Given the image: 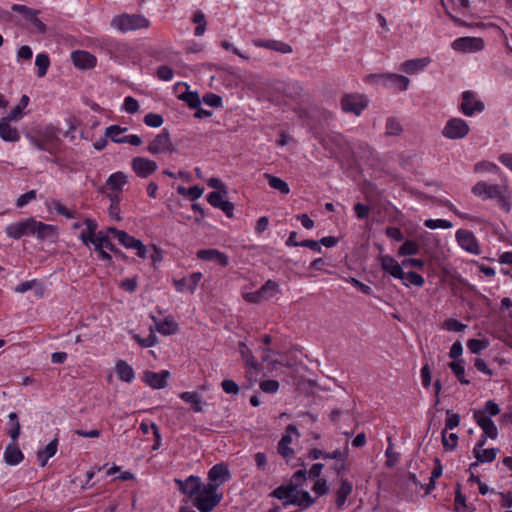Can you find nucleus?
Masks as SVG:
<instances>
[{
    "label": "nucleus",
    "mask_w": 512,
    "mask_h": 512,
    "mask_svg": "<svg viewBox=\"0 0 512 512\" xmlns=\"http://www.w3.org/2000/svg\"><path fill=\"white\" fill-rule=\"evenodd\" d=\"M305 479L306 472L299 470L294 473L291 484L276 488L272 495L282 500L284 505L292 504L298 506L301 510H305L315 503V499L311 497L309 492L298 487V484Z\"/></svg>",
    "instance_id": "obj_1"
},
{
    "label": "nucleus",
    "mask_w": 512,
    "mask_h": 512,
    "mask_svg": "<svg viewBox=\"0 0 512 512\" xmlns=\"http://www.w3.org/2000/svg\"><path fill=\"white\" fill-rule=\"evenodd\" d=\"M5 232L9 238L15 240L30 236H35L37 239L43 240L54 236L56 228L53 225L46 224L30 217L7 225Z\"/></svg>",
    "instance_id": "obj_2"
},
{
    "label": "nucleus",
    "mask_w": 512,
    "mask_h": 512,
    "mask_svg": "<svg viewBox=\"0 0 512 512\" xmlns=\"http://www.w3.org/2000/svg\"><path fill=\"white\" fill-rule=\"evenodd\" d=\"M100 47L111 59L119 64H124L134 58V49L123 41L108 37L102 38Z\"/></svg>",
    "instance_id": "obj_3"
},
{
    "label": "nucleus",
    "mask_w": 512,
    "mask_h": 512,
    "mask_svg": "<svg viewBox=\"0 0 512 512\" xmlns=\"http://www.w3.org/2000/svg\"><path fill=\"white\" fill-rule=\"evenodd\" d=\"M223 498V493L216 487L206 483L193 499V506L200 512H211L217 507Z\"/></svg>",
    "instance_id": "obj_4"
},
{
    "label": "nucleus",
    "mask_w": 512,
    "mask_h": 512,
    "mask_svg": "<svg viewBox=\"0 0 512 512\" xmlns=\"http://www.w3.org/2000/svg\"><path fill=\"white\" fill-rule=\"evenodd\" d=\"M111 27L119 32L127 33L150 27V21L140 14L123 13L113 17Z\"/></svg>",
    "instance_id": "obj_5"
},
{
    "label": "nucleus",
    "mask_w": 512,
    "mask_h": 512,
    "mask_svg": "<svg viewBox=\"0 0 512 512\" xmlns=\"http://www.w3.org/2000/svg\"><path fill=\"white\" fill-rule=\"evenodd\" d=\"M84 225L87 226L90 233L89 234H80V239L83 242V244H85L86 246H88L89 244H92L94 246L95 250H100V249L113 250L114 249V245L109 240V237L107 234H105L103 232L96 233L98 225L95 220L87 218L84 221Z\"/></svg>",
    "instance_id": "obj_6"
},
{
    "label": "nucleus",
    "mask_w": 512,
    "mask_h": 512,
    "mask_svg": "<svg viewBox=\"0 0 512 512\" xmlns=\"http://www.w3.org/2000/svg\"><path fill=\"white\" fill-rule=\"evenodd\" d=\"M300 437V433L295 425L290 424L287 426L285 434L281 437L278 445L277 452L281 455L286 462H289L295 457L294 449L292 448V444L295 441H298Z\"/></svg>",
    "instance_id": "obj_7"
},
{
    "label": "nucleus",
    "mask_w": 512,
    "mask_h": 512,
    "mask_svg": "<svg viewBox=\"0 0 512 512\" xmlns=\"http://www.w3.org/2000/svg\"><path fill=\"white\" fill-rule=\"evenodd\" d=\"M470 132L468 123L459 117L449 119L442 129V135L450 140L465 138Z\"/></svg>",
    "instance_id": "obj_8"
},
{
    "label": "nucleus",
    "mask_w": 512,
    "mask_h": 512,
    "mask_svg": "<svg viewBox=\"0 0 512 512\" xmlns=\"http://www.w3.org/2000/svg\"><path fill=\"white\" fill-rule=\"evenodd\" d=\"M485 109V104L478 98V95L473 91H464L461 95V104L459 107L460 112L471 117L476 113H481Z\"/></svg>",
    "instance_id": "obj_9"
},
{
    "label": "nucleus",
    "mask_w": 512,
    "mask_h": 512,
    "mask_svg": "<svg viewBox=\"0 0 512 512\" xmlns=\"http://www.w3.org/2000/svg\"><path fill=\"white\" fill-rule=\"evenodd\" d=\"M147 151L152 155L170 154L175 151L169 132L164 129L148 144Z\"/></svg>",
    "instance_id": "obj_10"
},
{
    "label": "nucleus",
    "mask_w": 512,
    "mask_h": 512,
    "mask_svg": "<svg viewBox=\"0 0 512 512\" xmlns=\"http://www.w3.org/2000/svg\"><path fill=\"white\" fill-rule=\"evenodd\" d=\"M368 99L359 93L345 94L341 99V108L345 113H352L359 116L368 106Z\"/></svg>",
    "instance_id": "obj_11"
},
{
    "label": "nucleus",
    "mask_w": 512,
    "mask_h": 512,
    "mask_svg": "<svg viewBox=\"0 0 512 512\" xmlns=\"http://www.w3.org/2000/svg\"><path fill=\"white\" fill-rule=\"evenodd\" d=\"M484 41L480 37H459L451 43L456 52L475 53L484 49Z\"/></svg>",
    "instance_id": "obj_12"
},
{
    "label": "nucleus",
    "mask_w": 512,
    "mask_h": 512,
    "mask_svg": "<svg viewBox=\"0 0 512 512\" xmlns=\"http://www.w3.org/2000/svg\"><path fill=\"white\" fill-rule=\"evenodd\" d=\"M227 195L228 190L213 191L208 194L207 201L212 207L220 209L222 212L225 213L227 217L232 218L234 215L235 207L233 203L226 199Z\"/></svg>",
    "instance_id": "obj_13"
},
{
    "label": "nucleus",
    "mask_w": 512,
    "mask_h": 512,
    "mask_svg": "<svg viewBox=\"0 0 512 512\" xmlns=\"http://www.w3.org/2000/svg\"><path fill=\"white\" fill-rule=\"evenodd\" d=\"M238 351L244 362L247 377L251 379L255 373H259L262 370V365L255 359L252 350L246 343L239 342Z\"/></svg>",
    "instance_id": "obj_14"
},
{
    "label": "nucleus",
    "mask_w": 512,
    "mask_h": 512,
    "mask_svg": "<svg viewBox=\"0 0 512 512\" xmlns=\"http://www.w3.org/2000/svg\"><path fill=\"white\" fill-rule=\"evenodd\" d=\"M208 484L220 489L227 481L231 479V473L228 466L221 462L213 465L208 471Z\"/></svg>",
    "instance_id": "obj_15"
},
{
    "label": "nucleus",
    "mask_w": 512,
    "mask_h": 512,
    "mask_svg": "<svg viewBox=\"0 0 512 512\" xmlns=\"http://www.w3.org/2000/svg\"><path fill=\"white\" fill-rule=\"evenodd\" d=\"M170 377L171 374L168 370H161L160 372L146 370L142 374V381L150 388L158 390L167 386Z\"/></svg>",
    "instance_id": "obj_16"
},
{
    "label": "nucleus",
    "mask_w": 512,
    "mask_h": 512,
    "mask_svg": "<svg viewBox=\"0 0 512 512\" xmlns=\"http://www.w3.org/2000/svg\"><path fill=\"white\" fill-rule=\"evenodd\" d=\"M456 240L459 246L470 254L479 255L481 253L477 239L471 231L459 229L456 232Z\"/></svg>",
    "instance_id": "obj_17"
},
{
    "label": "nucleus",
    "mask_w": 512,
    "mask_h": 512,
    "mask_svg": "<svg viewBox=\"0 0 512 512\" xmlns=\"http://www.w3.org/2000/svg\"><path fill=\"white\" fill-rule=\"evenodd\" d=\"M132 170L138 177L147 178L153 174L158 166L157 163L146 157H135L131 162Z\"/></svg>",
    "instance_id": "obj_18"
},
{
    "label": "nucleus",
    "mask_w": 512,
    "mask_h": 512,
    "mask_svg": "<svg viewBox=\"0 0 512 512\" xmlns=\"http://www.w3.org/2000/svg\"><path fill=\"white\" fill-rule=\"evenodd\" d=\"M505 186L480 181L473 186L472 193L483 200L495 199L496 196H500V192Z\"/></svg>",
    "instance_id": "obj_19"
},
{
    "label": "nucleus",
    "mask_w": 512,
    "mask_h": 512,
    "mask_svg": "<svg viewBox=\"0 0 512 512\" xmlns=\"http://www.w3.org/2000/svg\"><path fill=\"white\" fill-rule=\"evenodd\" d=\"M178 489L188 497L192 498V500L195 498V495L199 492L201 489V486L203 483L201 482V479L198 476L190 475L185 480L181 479H175L174 480Z\"/></svg>",
    "instance_id": "obj_20"
},
{
    "label": "nucleus",
    "mask_w": 512,
    "mask_h": 512,
    "mask_svg": "<svg viewBox=\"0 0 512 512\" xmlns=\"http://www.w3.org/2000/svg\"><path fill=\"white\" fill-rule=\"evenodd\" d=\"M71 60L75 67L88 70L97 65V58L88 51L76 50L71 53Z\"/></svg>",
    "instance_id": "obj_21"
},
{
    "label": "nucleus",
    "mask_w": 512,
    "mask_h": 512,
    "mask_svg": "<svg viewBox=\"0 0 512 512\" xmlns=\"http://www.w3.org/2000/svg\"><path fill=\"white\" fill-rule=\"evenodd\" d=\"M196 256L200 260L214 262L222 267H226L229 264V257L225 253L214 248L198 250L196 252Z\"/></svg>",
    "instance_id": "obj_22"
},
{
    "label": "nucleus",
    "mask_w": 512,
    "mask_h": 512,
    "mask_svg": "<svg viewBox=\"0 0 512 512\" xmlns=\"http://www.w3.org/2000/svg\"><path fill=\"white\" fill-rule=\"evenodd\" d=\"M431 61L430 57L409 59L400 64L399 70L408 75H415L424 71Z\"/></svg>",
    "instance_id": "obj_23"
},
{
    "label": "nucleus",
    "mask_w": 512,
    "mask_h": 512,
    "mask_svg": "<svg viewBox=\"0 0 512 512\" xmlns=\"http://www.w3.org/2000/svg\"><path fill=\"white\" fill-rule=\"evenodd\" d=\"M201 279H202L201 272H193L192 274H190L187 277H184L179 280H174V286L178 292L193 293L196 290Z\"/></svg>",
    "instance_id": "obj_24"
},
{
    "label": "nucleus",
    "mask_w": 512,
    "mask_h": 512,
    "mask_svg": "<svg viewBox=\"0 0 512 512\" xmlns=\"http://www.w3.org/2000/svg\"><path fill=\"white\" fill-rule=\"evenodd\" d=\"M381 268L395 279L403 278V265L399 264L392 256L382 255L379 258Z\"/></svg>",
    "instance_id": "obj_25"
},
{
    "label": "nucleus",
    "mask_w": 512,
    "mask_h": 512,
    "mask_svg": "<svg viewBox=\"0 0 512 512\" xmlns=\"http://www.w3.org/2000/svg\"><path fill=\"white\" fill-rule=\"evenodd\" d=\"M473 418L485 436L493 440L498 437V429L491 418L485 417L481 413H473Z\"/></svg>",
    "instance_id": "obj_26"
},
{
    "label": "nucleus",
    "mask_w": 512,
    "mask_h": 512,
    "mask_svg": "<svg viewBox=\"0 0 512 512\" xmlns=\"http://www.w3.org/2000/svg\"><path fill=\"white\" fill-rule=\"evenodd\" d=\"M151 318L155 323V331L164 336L173 335L178 331V323L171 316L165 317L162 320L155 316Z\"/></svg>",
    "instance_id": "obj_27"
},
{
    "label": "nucleus",
    "mask_w": 512,
    "mask_h": 512,
    "mask_svg": "<svg viewBox=\"0 0 512 512\" xmlns=\"http://www.w3.org/2000/svg\"><path fill=\"white\" fill-rule=\"evenodd\" d=\"M410 80L408 77L396 73H387L385 88L403 92L409 87Z\"/></svg>",
    "instance_id": "obj_28"
},
{
    "label": "nucleus",
    "mask_w": 512,
    "mask_h": 512,
    "mask_svg": "<svg viewBox=\"0 0 512 512\" xmlns=\"http://www.w3.org/2000/svg\"><path fill=\"white\" fill-rule=\"evenodd\" d=\"M20 137L18 129L11 125V121L2 117L0 119V138L6 142H18Z\"/></svg>",
    "instance_id": "obj_29"
},
{
    "label": "nucleus",
    "mask_w": 512,
    "mask_h": 512,
    "mask_svg": "<svg viewBox=\"0 0 512 512\" xmlns=\"http://www.w3.org/2000/svg\"><path fill=\"white\" fill-rule=\"evenodd\" d=\"M128 182V177L124 172L117 171L112 173L107 181L106 186L109 190L113 191V193L119 194L124 188V186Z\"/></svg>",
    "instance_id": "obj_30"
},
{
    "label": "nucleus",
    "mask_w": 512,
    "mask_h": 512,
    "mask_svg": "<svg viewBox=\"0 0 512 512\" xmlns=\"http://www.w3.org/2000/svg\"><path fill=\"white\" fill-rule=\"evenodd\" d=\"M30 98L27 95H22L19 103L11 109V111L4 116L3 118L11 121V122H18L27 114L25 112V109L29 105Z\"/></svg>",
    "instance_id": "obj_31"
},
{
    "label": "nucleus",
    "mask_w": 512,
    "mask_h": 512,
    "mask_svg": "<svg viewBox=\"0 0 512 512\" xmlns=\"http://www.w3.org/2000/svg\"><path fill=\"white\" fill-rule=\"evenodd\" d=\"M4 460L9 465H18L21 463L24 459V455L20 448L18 447L17 443L12 440V443L7 445L5 451H4Z\"/></svg>",
    "instance_id": "obj_32"
},
{
    "label": "nucleus",
    "mask_w": 512,
    "mask_h": 512,
    "mask_svg": "<svg viewBox=\"0 0 512 512\" xmlns=\"http://www.w3.org/2000/svg\"><path fill=\"white\" fill-rule=\"evenodd\" d=\"M353 490V485L348 479H342L336 491L335 503L338 509H342L346 503L348 496Z\"/></svg>",
    "instance_id": "obj_33"
},
{
    "label": "nucleus",
    "mask_w": 512,
    "mask_h": 512,
    "mask_svg": "<svg viewBox=\"0 0 512 512\" xmlns=\"http://www.w3.org/2000/svg\"><path fill=\"white\" fill-rule=\"evenodd\" d=\"M108 233L117 238L118 242L126 249H133L139 241V239L129 235L126 231L119 230L115 227H109Z\"/></svg>",
    "instance_id": "obj_34"
},
{
    "label": "nucleus",
    "mask_w": 512,
    "mask_h": 512,
    "mask_svg": "<svg viewBox=\"0 0 512 512\" xmlns=\"http://www.w3.org/2000/svg\"><path fill=\"white\" fill-rule=\"evenodd\" d=\"M115 372L120 381L131 383L135 378V373L131 365L124 360H118L115 364Z\"/></svg>",
    "instance_id": "obj_35"
},
{
    "label": "nucleus",
    "mask_w": 512,
    "mask_h": 512,
    "mask_svg": "<svg viewBox=\"0 0 512 512\" xmlns=\"http://www.w3.org/2000/svg\"><path fill=\"white\" fill-rule=\"evenodd\" d=\"M348 451L347 446L345 447L344 451H340L339 449L334 450L333 452H325L324 459H334L337 460L338 463H336L334 469L337 472L338 475L342 474L345 471V463L347 459Z\"/></svg>",
    "instance_id": "obj_36"
},
{
    "label": "nucleus",
    "mask_w": 512,
    "mask_h": 512,
    "mask_svg": "<svg viewBox=\"0 0 512 512\" xmlns=\"http://www.w3.org/2000/svg\"><path fill=\"white\" fill-rule=\"evenodd\" d=\"M179 397L186 403L190 404L191 409L195 413L203 411V401L197 392L185 391L179 394Z\"/></svg>",
    "instance_id": "obj_37"
},
{
    "label": "nucleus",
    "mask_w": 512,
    "mask_h": 512,
    "mask_svg": "<svg viewBox=\"0 0 512 512\" xmlns=\"http://www.w3.org/2000/svg\"><path fill=\"white\" fill-rule=\"evenodd\" d=\"M58 440L57 438L49 442L46 447L37 453L38 462L41 467H44L48 460L57 453Z\"/></svg>",
    "instance_id": "obj_38"
},
{
    "label": "nucleus",
    "mask_w": 512,
    "mask_h": 512,
    "mask_svg": "<svg viewBox=\"0 0 512 512\" xmlns=\"http://www.w3.org/2000/svg\"><path fill=\"white\" fill-rule=\"evenodd\" d=\"M449 368L461 384L469 385L471 383V381L465 377V367L462 359L450 362Z\"/></svg>",
    "instance_id": "obj_39"
},
{
    "label": "nucleus",
    "mask_w": 512,
    "mask_h": 512,
    "mask_svg": "<svg viewBox=\"0 0 512 512\" xmlns=\"http://www.w3.org/2000/svg\"><path fill=\"white\" fill-rule=\"evenodd\" d=\"M108 198L110 200V206L108 208V214L111 219L120 221L121 209H120V196L117 193H109Z\"/></svg>",
    "instance_id": "obj_40"
},
{
    "label": "nucleus",
    "mask_w": 512,
    "mask_h": 512,
    "mask_svg": "<svg viewBox=\"0 0 512 512\" xmlns=\"http://www.w3.org/2000/svg\"><path fill=\"white\" fill-rule=\"evenodd\" d=\"M8 419L9 421L7 424V433L12 438V440L16 442L20 436L21 431L18 415L15 412H11L8 415Z\"/></svg>",
    "instance_id": "obj_41"
},
{
    "label": "nucleus",
    "mask_w": 512,
    "mask_h": 512,
    "mask_svg": "<svg viewBox=\"0 0 512 512\" xmlns=\"http://www.w3.org/2000/svg\"><path fill=\"white\" fill-rule=\"evenodd\" d=\"M420 251V245L417 241L407 239L398 249L399 256H413L418 254Z\"/></svg>",
    "instance_id": "obj_42"
},
{
    "label": "nucleus",
    "mask_w": 512,
    "mask_h": 512,
    "mask_svg": "<svg viewBox=\"0 0 512 512\" xmlns=\"http://www.w3.org/2000/svg\"><path fill=\"white\" fill-rule=\"evenodd\" d=\"M402 284L404 286H416V287H422L425 283V280L423 276L420 274L410 271V272H403V278H400Z\"/></svg>",
    "instance_id": "obj_43"
},
{
    "label": "nucleus",
    "mask_w": 512,
    "mask_h": 512,
    "mask_svg": "<svg viewBox=\"0 0 512 512\" xmlns=\"http://www.w3.org/2000/svg\"><path fill=\"white\" fill-rule=\"evenodd\" d=\"M127 131L126 127L111 125L105 130V137L110 138L114 143L122 144L123 134Z\"/></svg>",
    "instance_id": "obj_44"
},
{
    "label": "nucleus",
    "mask_w": 512,
    "mask_h": 512,
    "mask_svg": "<svg viewBox=\"0 0 512 512\" xmlns=\"http://www.w3.org/2000/svg\"><path fill=\"white\" fill-rule=\"evenodd\" d=\"M35 65L37 67V76L42 78L46 75L50 66V59L46 53H39L35 58Z\"/></svg>",
    "instance_id": "obj_45"
},
{
    "label": "nucleus",
    "mask_w": 512,
    "mask_h": 512,
    "mask_svg": "<svg viewBox=\"0 0 512 512\" xmlns=\"http://www.w3.org/2000/svg\"><path fill=\"white\" fill-rule=\"evenodd\" d=\"M265 177L267 178L269 186L271 188L278 190L282 194H285V195L290 193V188H289L288 184L281 178L270 175V174H265Z\"/></svg>",
    "instance_id": "obj_46"
},
{
    "label": "nucleus",
    "mask_w": 512,
    "mask_h": 512,
    "mask_svg": "<svg viewBox=\"0 0 512 512\" xmlns=\"http://www.w3.org/2000/svg\"><path fill=\"white\" fill-rule=\"evenodd\" d=\"M498 449L489 448L481 449V451L474 452L475 458L481 463H490L495 460Z\"/></svg>",
    "instance_id": "obj_47"
},
{
    "label": "nucleus",
    "mask_w": 512,
    "mask_h": 512,
    "mask_svg": "<svg viewBox=\"0 0 512 512\" xmlns=\"http://www.w3.org/2000/svg\"><path fill=\"white\" fill-rule=\"evenodd\" d=\"M51 204H52V207L54 208V210L58 214L66 217L67 219H74V218H76V216H77L76 210L68 209L59 200H55L54 199V200L51 201Z\"/></svg>",
    "instance_id": "obj_48"
},
{
    "label": "nucleus",
    "mask_w": 512,
    "mask_h": 512,
    "mask_svg": "<svg viewBox=\"0 0 512 512\" xmlns=\"http://www.w3.org/2000/svg\"><path fill=\"white\" fill-rule=\"evenodd\" d=\"M466 328V324L454 318H448L442 324V329L450 332H463Z\"/></svg>",
    "instance_id": "obj_49"
},
{
    "label": "nucleus",
    "mask_w": 512,
    "mask_h": 512,
    "mask_svg": "<svg viewBox=\"0 0 512 512\" xmlns=\"http://www.w3.org/2000/svg\"><path fill=\"white\" fill-rule=\"evenodd\" d=\"M497 200V204L498 206L500 207V209H502L503 211H505L506 213H509L510 210H511V203H510V195L508 193V188L507 186H505L501 192H500V196H496L495 198Z\"/></svg>",
    "instance_id": "obj_50"
},
{
    "label": "nucleus",
    "mask_w": 512,
    "mask_h": 512,
    "mask_svg": "<svg viewBox=\"0 0 512 512\" xmlns=\"http://www.w3.org/2000/svg\"><path fill=\"white\" fill-rule=\"evenodd\" d=\"M489 346V341L486 339H469L467 341V348L473 354H478Z\"/></svg>",
    "instance_id": "obj_51"
},
{
    "label": "nucleus",
    "mask_w": 512,
    "mask_h": 512,
    "mask_svg": "<svg viewBox=\"0 0 512 512\" xmlns=\"http://www.w3.org/2000/svg\"><path fill=\"white\" fill-rule=\"evenodd\" d=\"M192 20L197 24L194 34L196 36H202L206 30V18L204 13L202 11L195 12Z\"/></svg>",
    "instance_id": "obj_52"
},
{
    "label": "nucleus",
    "mask_w": 512,
    "mask_h": 512,
    "mask_svg": "<svg viewBox=\"0 0 512 512\" xmlns=\"http://www.w3.org/2000/svg\"><path fill=\"white\" fill-rule=\"evenodd\" d=\"M474 413H481L485 417L491 418L492 416H496L500 413V407L494 401L489 400L485 403L482 410H476Z\"/></svg>",
    "instance_id": "obj_53"
},
{
    "label": "nucleus",
    "mask_w": 512,
    "mask_h": 512,
    "mask_svg": "<svg viewBox=\"0 0 512 512\" xmlns=\"http://www.w3.org/2000/svg\"><path fill=\"white\" fill-rule=\"evenodd\" d=\"M474 171L476 173H484V172L499 173L500 168L493 162L481 161V162H478L475 164Z\"/></svg>",
    "instance_id": "obj_54"
},
{
    "label": "nucleus",
    "mask_w": 512,
    "mask_h": 512,
    "mask_svg": "<svg viewBox=\"0 0 512 512\" xmlns=\"http://www.w3.org/2000/svg\"><path fill=\"white\" fill-rule=\"evenodd\" d=\"M424 226L429 229H449L452 223L445 219H427L424 221Z\"/></svg>",
    "instance_id": "obj_55"
},
{
    "label": "nucleus",
    "mask_w": 512,
    "mask_h": 512,
    "mask_svg": "<svg viewBox=\"0 0 512 512\" xmlns=\"http://www.w3.org/2000/svg\"><path fill=\"white\" fill-rule=\"evenodd\" d=\"M140 346L148 348L155 346L158 343V339L154 334L153 329H151V333L146 338H142L139 335L135 334L132 337Z\"/></svg>",
    "instance_id": "obj_56"
},
{
    "label": "nucleus",
    "mask_w": 512,
    "mask_h": 512,
    "mask_svg": "<svg viewBox=\"0 0 512 512\" xmlns=\"http://www.w3.org/2000/svg\"><path fill=\"white\" fill-rule=\"evenodd\" d=\"M39 11L35 10L32 15H30L27 20L34 27V31L40 34H44L47 31L46 25L38 18Z\"/></svg>",
    "instance_id": "obj_57"
},
{
    "label": "nucleus",
    "mask_w": 512,
    "mask_h": 512,
    "mask_svg": "<svg viewBox=\"0 0 512 512\" xmlns=\"http://www.w3.org/2000/svg\"><path fill=\"white\" fill-rule=\"evenodd\" d=\"M402 132L400 122L395 118H388L386 122V134L390 136H397Z\"/></svg>",
    "instance_id": "obj_58"
},
{
    "label": "nucleus",
    "mask_w": 512,
    "mask_h": 512,
    "mask_svg": "<svg viewBox=\"0 0 512 512\" xmlns=\"http://www.w3.org/2000/svg\"><path fill=\"white\" fill-rule=\"evenodd\" d=\"M261 292L263 293L266 299L273 297L279 291L278 284L273 280H268L261 288Z\"/></svg>",
    "instance_id": "obj_59"
},
{
    "label": "nucleus",
    "mask_w": 512,
    "mask_h": 512,
    "mask_svg": "<svg viewBox=\"0 0 512 512\" xmlns=\"http://www.w3.org/2000/svg\"><path fill=\"white\" fill-rule=\"evenodd\" d=\"M144 123L153 128H158L163 124V117L160 114L148 113L144 117Z\"/></svg>",
    "instance_id": "obj_60"
},
{
    "label": "nucleus",
    "mask_w": 512,
    "mask_h": 512,
    "mask_svg": "<svg viewBox=\"0 0 512 512\" xmlns=\"http://www.w3.org/2000/svg\"><path fill=\"white\" fill-rule=\"evenodd\" d=\"M457 442H458V436L455 433H450L449 435H446V432L443 431L442 443L446 449H448V450L454 449L457 445Z\"/></svg>",
    "instance_id": "obj_61"
},
{
    "label": "nucleus",
    "mask_w": 512,
    "mask_h": 512,
    "mask_svg": "<svg viewBox=\"0 0 512 512\" xmlns=\"http://www.w3.org/2000/svg\"><path fill=\"white\" fill-rule=\"evenodd\" d=\"M36 199V191L35 190H30L24 194H22L16 201V206L18 208H22L24 207L25 205H27L28 203H30L31 201L35 200Z\"/></svg>",
    "instance_id": "obj_62"
},
{
    "label": "nucleus",
    "mask_w": 512,
    "mask_h": 512,
    "mask_svg": "<svg viewBox=\"0 0 512 512\" xmlns=\"http://www.w3.org/2000/svg\"><path fill=\"white\" fill-rule=\"evenodd\" d=\"M312 491L316 493L318 496L325 495L328 492V484L326 479H317L312 487Z\"/></svg>",
    "instance_id": "obj_63"
},
{
    "label": "nucleus",
    "mask_w": 512,
    "mask_h": 512,
    "mask_svg": "<svg viewBox=\"0 0 512 512\" xmlns=\"http://www.w3.org/2000/svg\"><path fill=\"white\" fill-rule=\"evenodd\" d=\"M156 75L162 81H170V80H172L174 73L170 67H168L166 65H162V66L158 67V69L156 71Z\"/></svg>",
    "instance_id": "obj_64"
}]
</instances>
